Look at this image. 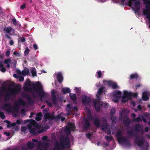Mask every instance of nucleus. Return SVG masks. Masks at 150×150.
Returning a JSON list of instances; mask_svg holds the SVG:
<instances>
[{
	"label": "nucleus",
	"instance_id": "nucleus-43",
	"mask_svg": "<svg viewBox=\"0 0 150 150\" xmlns=\"http://www.w3.org/2000/svg\"><path fill=\"white\" fill-rule=\"evenodd\" d=\"M30 50L28 47H26L25 50L24 52V54L25 56H26L29 53Z\"/></svg>",
	"mask_w": 150,
	"mask_h": 150
},
{
	"label": "nucleus",
	"instance_id": "nucleus-38",
	"mask_svg": "<svg viewBox=\"0 0 150 150\" xmlns=\"http://www.w3.org/2000/svg\"><path fill=\"white\" fill-rule=\"evenodd\" d=\"M103 87L100 88L97 92V94L98 95H100L103 92Z\"/></svg>",
	"mask_w": 150,
	"mask_h": 150
},
{
	"label": "nucleus",
	"instance_id": "nucleus-45",
	"mask_svg": "<svg viewBox=\"0 0 150 150\" xmlns=\"http://www.w3.org/2000/svg\"><path fill=\"white\" fill-rule=\"evenodd\" d=\"M0 117L2 119H4L5 118L6 116L3 112H0Z\"/></svg>",
	"mask_w": 150,
	"mask_h": 150
},
{
	"label": "nucleus",
	"instance_id": "nucleus-51",
	"mask_svg": "<svg viewBox=\"0 0 150 150\" xmlns=\"http://www.w3.org/2000/svg\"><path fill=\"white\" fill-rule=\"evenodd\" d=\"M65 131L69 133H70V129L69 127H67L65 129Z\"/></svg>",
	"mask_w": 150,
	"mask_h": 150
},
{
	"label": "nucleus",
	"instance_id": "nucleus-2",
	"mask_svg": "<svg viewBox=\"0 0 150 150\" xmlns=\"http://www.w3.org/2000/svg\"><path fill=\"white\" fill-rule=\"evenodd\" d=\"M27 121H31L30 123L31 125H28V128L30 130V132L31 134H32L34 135H35L42 132V131L40 130L37 131L36 129H39L40 127L39 124L34 120L30 119Z\"/></svg>",
	"mask_w": 150,
	"mask_h": 150
},
{
	"label": "nucleus",
	"instance_id": "nucleus-16",
	"mask_svg": "<svg viewBox=\"0 0 150 150\" xmlns=\"http://www.w3.org/2000/svg\"><path fill=\"white\" fill-rule=\"evenodd\" d=\"M93 124L97 127H99L100 125V122L99 118H96L93 120Z\"/></svg>",
	"mask_w": 150,
	"mask_h": 150
},
{
	"label": "nucleus",
	"instance_id": "nucleus-31",
	"mask_svg": "<svg viewBox=\"0 0 150 150\" xmlns=\"http://www.w3.org/2000/svg\"><path fill=\"white\" fill-rule=\"evenodd\" d=\"M138 76L137 74H133L131 75L129 78L130 79H137L138 78Z\"/></svg>",
	"mask_w": 150,
	"mask_h": 150
},
{
	"label": "nucleus",
	"instance_id": "nucleus-50",
	"mask_svg": "<svg viewBox=\"0 0 150 150\" xmlns=\"http://www.w3.org/2000/svg\"><path fill=\"white\" fill-rule=\"evenodd\" d=\"M134 121H136L137 122H139L140 121H142V120L141 117H138L137 118L134 119Z\"/></svg>",
	"mask_w": 150,
	"mask_h": 150
},
{
	"label": "nucleus",
	"instance_id": "nucleus-19",
	"mask_svg": "<svg viewBox=\"0 0 150 150\" xmlns=\"http://www.w3.org/2000/svg\"><path fill=\"white\" fill-rule=\"evenodd\" d=\"M57 79L58 82L60 83H61L63 80V78L62 73L61 72H59L57 74Z\"/></svg>",
	"mask_w": 150,
	"mask_h": 150
},
{
	"label": "nucleus",
	"instance_id": "nucleus-36",
	"mask_svg": "<svg viewBox=\"0 0 150 150\" xmlns=\"http://www.w3.org/2000/svg\"><path fill=\"white\" fill-rule=\"evenodd\" d=\"M29 72V70L28 69H27L26 70H23L22 72V74L23 76H25L26 75H28Z\"/></svg>",
	"mask_w": 150,
	"mask_h": 150
},
{
	"label": "nucleus",
	"instance_id": "nucleus-25",
	"mask_svg": "<svg viewBox=\"0 0 150 150\" xmlns=\"http://www.w3.org/2000/svg\"><path fill=\"white\" fill-rule=\"evenodd\" d=\"M6 90L5 86L2 87L0 88V97H2L4 95V91Z\"/></svg>",
	"mask_w": 150,
	"mask_h": 150
},
{
	"label": "nucleus",
	"instance_id": "nucleus-6",
	"mask_svg": "<svg viewBox=\"0 0 150 150\" xmlns=\"http://www.w3.org/2000/svg\"><path fill=\"white\" fill-rule=\"evenodd\" d=\"M118 142L119 143L122 144L124 143L125 144L128 146H131L130 142L129 141V140L127 139L126 137L123 136L118 140Z\"/></svg>",
	"mask_w": 150,
	"mask_h": 150
},
{
	"label": "nucleus",
	"instance_id": "nucleus-12",
	"mask_svg": "<svg viewBox=\"0 0 150 150\" xmlns=\"http://www.w3.org/2000/svg\"><path fill=\"white\" fill-rule=\"evenodd\" d=\"M146 9L144 10L143 11V13L144 15L146 16V17L149 19V21L150 23V7L149 8V6L148 5H146Z\"/></svg>",
	"mask_w": 150,
	"mask_h": 150
},
{
	"label": "nucleus",
	"instance_id": "nucleus-60",
	"mask_svg": "<svg viewBox=\"0 0 150 150\" xmlns=\"http://www.w3.org/2000/svg\"><path fill=\"white\" fill-rule=\"evenodd\" d=\"M24 80V78L22 76H20L19 78V81L21 82L23 81Z\"/></svg>",
	"mask_w": 150,
	"mask_h": 150
},
{
	"label": "nucleus",
	"instance_id": "nucleus-63",
	"mask_svg": "<svg viewBox=\"0 0 150 150\" xmlns=\"http://www.w3.org/2000/svg\"><path fill=\"white\" fill-rule=\"evenodd\" d=\"M102 121L105 123H107V120L105 117H103L102 119Z\"/></svg>",
	"mask_w": 150,
	"mask_h": 150
},
{
	"label": "nucleus",
	"instance_id": "nucleus-64",
	"mask_svg": "<svg viewBox=\"0 0 150 150\" xmlns=\"http://www.w3.org/2000/svg\"><path fill=\"white\" fill-rule=\"evenodd\" d=\"M1 71L2 72H4L6 71V70L5 68L3 66V67H1Z\"/></svg>",
	"mask_w": 150,
	"mask_h": 150
},
{
	"label": "nucleus",
	"instance_id": "nucleus-34",
	"mask_svg": "<svg viewBox=\"0 0 150 150\" xmlns=\"http://www.w3.org/2000/svg\"><path fill=\"white\" fill-rule=\"evenodd\" d=\"M110 119L112 120V124H113L116 123L117 118L116 117L112 116L111 117Z\"/></svg>",
	"mask_w": 150,
	"mask_h": 150
},
{
	"label": "nucleus",
	"instance_id": "nucleus-15",
	"mask_svg": "<svg viewBox=\"0 0 150 150\" xmlns=\"http://www.w3.org/2000/svg\"><path fill=\"white\" fill-rule=\"evenodd\" d=\"M51 96L52 103L56 105L57 103V99L55 95V93L54 91L52 92Z\"/></svg>",
	"mask_w": 150,
	"mask_h": 150
},
{
	"label": "nucleus",
	"instance_id": "nucleus-9",
	"mask_svg": "<svg viewBox=\"0 0 150 150\" xmlns=\"http://www.w3.org/2000/svg\"><path fill=\"white\" fill-rule=\"evenodd\" d=\"M134 142L137 144L138 146H141L143 147V145L144 144V141L142 139H140L139 136H136L135 137Z\"/></svg>",
	"mask_w": 150,
	"mask_h": 150
},
{
	"label": "nucleus",
	"instance_id": "nucleus-48",
	"mask_svg": "<svg viewBox=\"0 0 150 150\" xmlns=\"http://www.w3.org/2000/svg\"><path fill=\"white\" fill-rule=\"evenodd\" d=\"M27 129V128L25 127H22L21 128V131L22 132H25Z\"/></svg>",
	"mask_w": 150,
	"mask_h": 150
},
{
	"label": "nucleus",
	"instance_id": "nucleus-42",
	"mask_svg": "<svg viewBox=\"0 0 150 150\" xmlns=\"http://www.w3.org/2000/svg\"><path fill=\"white\" fill-rule=\"evenodd\" d=\"M61 117V113H60L59 114L57 115V116H54V115L53 116V118H54V120L55 119L58 120L60 119Z\"/></svg>",
	"mask_w": 150,
	"mask_h": 150
},
{
	"label": "nucleus",
	"instance_id": "nucleus-24",
	"mask_svg": "<svg viewBox=\"0 0 150 150\" xmlns=\"http://www.w3.org/2000/svg\"><path fill=\"white\" fill-rule=\"evenodd\" d=\"M94 106L96 111L99 112L100 110V104L97 102H95L94 103Z\"/></svg>",
	"mask_w": 150,
	"mask_h": 150
},
{
	"label": "nucleus",
	"instance_id": "nucleus-49",
	"mask_svg": "<svg viewBox=\"0 0 150 150\" xmlns=\"http://www.w3.org/2000/svg\"><path fill=\"white\" fill-rule=\"evenodd\" d=\"M21 150H28L26 146L25 145H21Z\"/></svg>",
	"mask_w": 150,
	"mask_h": 150
},
{
	"label": "nucleus",
	"instance_id": "nucleus-41",
	"mask_svg": "<svg viewBox=\"0 0 150 150\" xmlns=\"http://www.w3.org/2000/svg\"><path fill=\"white\" fill-rule=\"evenodd\" d=\"M127 133L129 135L130 137H133L134 135V132L132 130H131L130 131L128 130L127 131Z\"/></svg>",
	"mask_w": 150,
	"mask_h": 150
},
{
	"label": "nucleus",
	"instance_id": "nucleus-4",
	"mask_svg": "<svg viewBox=\"0 0 150 150\" xmlns=\"http://www.w3.org/2000/svg\"><path fill=\"white\" fill-rule=\"evenodd\" d=\"M20 91V89L16 88L12 89L9 92H7L5 96V100L8 101L12 95H15Z\"/></svg>",
	"mask_w": 150,
	"mask_h": 150
},
{
	"label": "nucleus",
	"instance_id": "nucleus-7",
	"mask_svg": "<svg viewBox=\"0 0 150 150\" xmlns=\"http://www.w3.org/2000/svg\"><path fill=\"white\" fill-rule=\"evenodd\" d=\"M122 92L119 91H115L113 93V99L115 103H117L119 101V99L121 97Z\"/></svg>",
	"mask_w": 150,
	"mask_h": 150
},
{
	"label": "nucleus",
	"instance_id": "nucleus-39",
	"mask_svg": "<svg viewBox=\"0 0 150 150\" xmlns=\"http://www.w3.org/2000/svg\"><path fill=\"white\" fill-rule=\"evenodd\" d=\"M72 108V107L71 106V105L70 104H68L67 106L66 111L67 112H70Z\"/></svg>",
	"mask_w": 150,
	"mask_h": 150
},
{
	"label": "nucleus",
	"instance_id": "nucleus-20",
	"mask_svg": "<svg viewBox=\"0 0 150 150\" xmlns=\"http://www.w3.org/2000/svg\"><path fill=\"white\" fill-rule=\"evenodd\" d=\"M5 121L7 123V127L8 128L14 127L16 125V122L11 123L10 121L8 120H6Z\"/></svg>",
	"mask_w": 150,
	"mask_h": 150
},
{
	"label": "nucleus",
	"instance_id": "nucleus-37",
	"mask_svg": "<svg viewBox=\"0 0 150 150\" xmlns=\"http://www.w3.org/2000/svg\"><path fill=\"white\" fill-rule=\"evenodd\" d=\"M105 139L107 141L109 142L110 141H112L113 139V138L112 136H106L105 137Z\"/></svg>",
	"mask_w": 150,
	"mask_h": 150
},
{
	"label": "nucleus",
	"instance_id": "nucleus-56",
	"mask_svg": "<svg viewBox=\"0 0 150 150\" xmlns=\"http://www.w3.org/2000/svg\"><path fill=\"white\" fill-rule=\"evenodd\" d=\"M10 50L9 49V50H8L6 52V55L7 57H8L10 55Z\"/></svg>",
	"mask_w": 150,
	"mask_h": 150
},
{
	"label": "nucleus",
	"instance_id": "nucleus-28",
	"mask_svg": "<svg viewBox=\"0 0 150 150\" xmlns=\"http://www.w3.org/2000/svg\"><path fill=\"white\" fill-rule=\"evenodd\" d=\"M142 98L143 100L144 101H146L149 99L147 93L146 92H144L143 93L142 96Z\"/></svg>",
	"mask_w": 150,
	"mask_h": 150
},
{
	"label": "nucleus",
	"instance_id": "nucleus-11",
	"mask_svg": "<svg viewBox=\"0 0 150 150\" xmlns=\"http://www.w3.org/2000/svg\"><path fill=\"white\" fill-rule=\"evenodd\" d=\"M133 95V93L128 92L127 91H125L123 92V94L122 97V99H125L126 98L131 99Z\"/></svg>",
	"mask_w": 150,
	"mask_h": 150
},
{
	"label": "nucleus",
	"instance_id": "nucleus-26",
	"mask_svg": "<svg viewBox=\"0 0 150 150\" xmlns=\"http://www.w3.org/2000/svg\"><path fill=\"white\" fill-rule=\"evenodd\" d=\"M69 96L71 99L73 101L77 100L76 96L75 94L73 93H70Z\"/></svg>",
	"mask_w": 150,
	"mask_h": 150
},
{
	"label": "nucleus",
	"instance_id": "nucleus-55",
	"mask_svg": "<svg viewBox=\"0 0 150 150\" xmlns=\"http://www.w3.org/2000/svg\"><path fill=\"white\" fill-rule=\"evenodd\" d=\"M48 137L47 136H44L42 138V139L43 141H47Z\"/></svg>",
	"mask_w": 150,
	"mask_h": 150
},
{
	"label": "nucleus",
	"instance_id": "nucleus-53",
	"mask_svg": "<svg viewBox=\"0 0 150 150\" xmlns=\"http://www.w3.org/2000/svg\"><path fill=\"white\" fill-rule=\"evenodd\" d=\"M91 134L89 133H88L86 134V136L87 138L89 139H91Z\"/></svg>",
	"mask_w": 150,
	"mask_h": 150
},
{
	"label": "nucleus",
	"instance_id": "nucleus-27",
	"mask_svg": "<svg viewBox=\"0 0 150 150\" xmlns=\"http://www.w3.org/2000/svg\"><path fill=\"white\" fill-rule=\"evenodd\" d=\"M27 146L28 149H32L34 146V144L31 142H29L27 143Z\"/></svg>",
	"mask_w": 150,
	"mask_h": 150
},
{
	"label": "nucleus",
	"instance_id": "nucleus-61",
	"mask_svg": "<svg viewBox=\"0 0 150 150\" xmlns=\"http://www.w3.org/2000/svg\"><path fill=\"white\" fill-rule=\"evenodd\" d=\"M34 48L35 50H36L38 49V47L37 45L34 44L33 45Z\"/></svg>",
	"mask_w": 150,
	"mask_h": 150
},
{
	"label": "nucleus",
	"instance_id": "nucleus-46",
	"mask_svg": "<svg viewBox=\"0 0 150 150\" xmlns=\"http://www.w3.org/2000/svg\"><path fill=\"white\" fill-rule=\"evenodd\" d=\"M144 1V4H147V5L148 6H149V5H150V0H143Z\"/></svg>",
	"mask_w": 150,
	"mask_h": 150
},
{
	"label": "nucleus",
	"instance_id": "nucleus-59",
	"mask_svg": "<svg viewBox=\"0 0 150 150\" xmlns=\"http://www.w3.org/2000/svg\"><path fill=\"white\" fill-rule=\"evenodd\" d=\"M16 72L18 75H20L22 74L21 71L19 69L17 70Z\"/></svg>",
	"mask_w": 150,
	"mask_h": 150
},
{
	"label": "nucleus",
	"instance_id": "nucleus-54",
	"mask_svg": "<svg viewBox=\"0 0 150 150\" xmlns=\"http://www.w3.org/2000/svg\"><path fill=\"white\" fill-rule=\"evenodd\" d=\"M32 75L33 76H36V72L34 70H32L31 71Z\"/></svg>",
	"mask_w": 150,
	"mask_h": 150
},
{
	"label": "nucleus",
	"instance_id": "nucleus-23",
	"mask_svg": "<svg viewBox=\"0 0 150 150\" xmlns=\"http://www.w3.org/2000/svg\"><path fill=\"white\" fill-rule=\"evenodd\" d=\"M12 30V28L10 26L4 28L3 29V30L4 32H6L7 33H10L11 32Z\"/></svg>",
	"mask_w": 150,
	"mask_h": 150
},
{
	"label": "nucleus",
	"instance_id": "nucleus-13",
	"mask_svg": "<svg viewBox=\"0 0 150 150\" xmlns=\"http://www.w3.org/2000/svg\"><path fill=\"white\" fill-rule=\"evenodd\" d=\"M124 125L126 127L128 126L130 124L131 121L129 118L127 116H124L123 117Z\"/></svg>",
	"mask_w": 150,
	"mask_h": 150
},
{
	"label": "nucleus",
	"instance_id": "nucleus-33",
	"mask_svg": "<svg viewBox=\"0 0 150 150\" xmlns=\"http://www.w3.org/2000/svg\"><path fill=\"white\" fill-rule=\"evenodd\" d=\"M87 118H88L89 121H91L93 120V116L90 111L87 114Z\"/></svg>",
	"mask_w": 150,
	"mask_h": 150
},
{
	"label": "nucleus",
	"instance_id": "nucleus-22",
	"mask_svg": "<svg viewBox=\"0 0 150 150\" xmlns=\"http://www.w3.org/2000/svg\"><path fill=\"white\" fill-rule=\"evenodd\" d=\"M53 115H51L49 113H46L45 115V117L48 120H54Z\"/></svg>",
	"mask_w": 150,
	"mask_h": 150
},
{
	"label": "nucleus",
	"instance_id": "nucleus-21",
	"mask_svg": "<svg viewBox=\"0 0 150 150\" xmlns=\"http://www.w3.org/2000/svg\"><path fill=\"white\" fill-rule=\"evenodd\" d=\"M135 130L136 131H140L142 129V127L140 124H137L134 127Z\"/></svg>",
	"mask_w": 150,
	"mask_h": 150
},
{
	"label": "nucleus",
	"instance_id": "nucleus-58",
	"mask_svg": "<svg viewBox=\"0 0 150 150\" xmlns=\"http://www.w3.org/2000/svg\"><path fill=\"white\" fill-rule=\"evenodd\" d=\"M13 54L16 56H19L20 55V54L18 52H14Z\"/></svg>",
	"mask_w": 150,
	"mask_h": 150
},
{
	"label": "nucleus",
	"instance_id": "nucleus-30",
	"mask_svg": "<svg viewBox=\"0 0 150 150\" xmlns=\"http://www.w3.org/2000/svg\"><path fill=\"white\" fill-rule=\"evenodd\" d=\"M62 91L63 93L65 94L71 92L70 89L69 88H64L62 89Z\"/></svg>",
	"mask_w": 150,
	"mask_h": 150
},
{
	"label": "nucleus",
	"instance_id": "nucleus-47",
	"mask_svg": "<svg viewBox=\"0 0 150 150\" xmlns=\"http://www.w3.org/2000/svg\"><path fill=\"white\" fill-rule=\"evenodd\" d=\"M11 62V60L10 59H6L4 61V63L5 64H8L10 63Z\"/></svg>",
	"mask_w": 150,
	"mask_h": 150
},
{
	"label": "nucleus",
	"instance_id": "nucleus-5",
	"mask_svg": "<svg viewBox=\"0 0 150 150\" xmlns=\"http://www.w3.org/2000/svg\"><path fill=\"white\" fill-rule=\"evenodd\" d=\"M31 86V81L29 79H26L24 84V89L25 91L32 92V88L31 87H29Z\"/></svg>",
	"mask_w": 150,
	"mask_h": 150
},
{
	"label": "nucleus",
	"instance_id": "nucleus-3",
	"mask_svg": "<svg viewBox=\"0 0 150 150\" xmlns=\"http://www.w3.org/2000/svg\"><path fill=\"white\" fill-rule=\"evenodd\" d=\"M33 89L38 93L41 98H46L48 96V93L43 91L42 85L39 81H37L35 84L33 85Z\"/></svg>",
	"mask_w": 150,
	"mask_h": 150
},
{
	"label": "nucleus",
	"instance_id": "nucleus-32",
	"mask_svg": "<svg viewBox=\"0 0 150 150\" xmlns=\"http://www.w3.org/2000/svg\"><path fill=\"white\" fill-rule=\"evenodd\" d=\"M122 134V132L120 130H118L116 132V135L117 138L118 140L121 137Z\"/></svg>",
	"mask_w": 150,
	"mask_h": 150
},
{
	"label": "nucleus",
	"instance_id": "nucleus-10",
	"mask_svg": "<svg viewBox=\"0 0 150 150\" xmlns=\"http://www.w3.org/2000/svg\"><path fill=\"white\" fill-rule=\"evenodd\" d=\"M83 129L85 130H87L89 129L91 126L90 121L87 117H85L83 120Z\"/></svg>",
	"mask_w": 150,
	"mask_h": 150
},
{
	"label": "nucleus",
	"instance_id": "nucleus-29",
	"mask_svg": "<svg viewBox=\"0 0 150 150\" xmlns=\"http://www.w3.org/2000/svg\"><path fill=\"white\" fill-rule=\"evenodd\" d=\"M42 113L41 112H39L37 114L36 117L35 118V119L37 121H40L42 117Z\"/></svg>",
	"mask_w": 150,
	"mask_h": 150
},
{
	"label": "nucleus",
	"instance_id": "nucleus-40",
	"mask_svg": "<svg viewBox=\"0 0 150 150\" xmlns=\"http://www.w3.org/2000/svg\"><path fill=\"white\" fill-rule=\"evenodd\" d=\"M108 123H105V124L101 126L102 127V129L105 130L107 129Z\"/></svg>",
	"mask_w": 150,
	"mask_h": 150
},
{
	"label": "nucleus",
	"instance_id": "nucleus-17",
	"mask_svg": "<svg viewBox=\"0 0 150 150\" xmlns=\"http://www.w3.org/2000/svg\"><path fill=\"white\" fill-rule=\"evenodd\" d=\"M24 97L27 99L30 104L32 105L34 104V102L33 100L29 95L27 94H25Z\"/></svg>",
	"mask_w": 150,
	"mask_h": 150
},
{
	"label": "nucleus",
	"instance_id": "nucleus-14",
	"mask_svg": "<svg viewBox=\"0 0 150 150\" xmlns=\"http://www.w3.org/2000/svg\"><path fill=\"white\" fill-rule=\"evenodd\" d=\"M136 0H132V1L134 2L135 9H134L135 11V13H137L138 11L140 9V3L139 1H136Z\"/></svg>",
	"mask_w": 150,
	"mask_h": 150
},
{
	"label": "nucleus",
	"instance_id": "nucleus-44",
	"mask_svg": "<svg viewBox=\"0 0 150 150\" xmlns=\"http://www.w3.org/2000/svg\"><path fill=\"white\" fill-rule=\"evenodd\" d=\"M116 112L115 109V108H112L110 114L111 116H113V115Z\"/></svg>",
	"mask_w": 150,
	"mask_h": 150
},
{
	"label": "nucleus",
	"instance_id": "nucleus-18",
	"mask_svg": "<svg viewBox=\"0 0 150 150\" xmlns=\"http://www.w3.org/2000/svg\"><path fill=\"white\" fill-rule=\"evenodd\" d=\"M108 84L111 86L112 88L113 89H116L118 88V86L117 83L113 82L111 81H109L108 82Z\"/></svg>",
	"mask_w": 150,
	"mask_h": 150
},
{
	"label": "nucleus",
	"instance_id": "nucleus-57",
	"mask_svg": "<svg viewBox=\"0 0 150 150\" xmlns=\"http://www.w3.org/2000/svg\"><path fill=\"white\" fill-rule=\"evenodd\" d=\"M98 76V78H100L101 77L102 75V72L101 71H99L97 72Z\"/></svg>",
	"mask_w": 150,
	"mask_h": 150
},
{
	"label": "nucleus",
	"instance_id": "nucleus-1",
	"mask_svg": "<svg viewBox=\"0 0 150 150\" xmlns=\"http://www.w3.org/2000/svg\"><path fill=\"white\" fill-rule=\"evenodd\" d=\"M16 106L13 107L12 106L10 103H5L2 106V109L5 111L11 112L12 110L13 109L14 111H13V113L16 114L18 112L19 109L18 106L19 105H24L25 103L23 100L21 99H19L18 100V102L16 103Z\"/></svg>",
	"mask_w": 150,
	"mask_h": 150
},
{
	"label": "nucleus",
	"instance_id": "nucleus-35",
	"mask_svg": "<svg viewBox=\"0 0 150 150\" xmlns=\"http://www.w3.org/2000/svg\"><path fill=\"white\" fill-rule=\"evenodd\" d=\"M68 125L70 128H71V129H74L75 128V126L74 124L72 123H69Z\"/></svg>",
	"mask_w": 150,
	"mask_h": 150
},
{
	"label": "nucleus",
	"instance_id": "nucleus-62",
	"mask_svg": "<svg viewBox=\"0 0 150 150\" xmlns=\"http://www.w3.org/2000/svg\"><path fill=\"white\" fill-rule=\"evenodd\" d=\"M47 105L50 107H52V103L50 102H49L48 101L47 102Z\"/></svg>",
	"mask_w": 150,
	"mask_h": 150
},
{
	"label": "nucleus",
	"instance_id": "nucleus-52",
	"mask_svg": "<svg viewBox=\"0 0 150 150\" xmlns=\"http://www.w3.org/2000/svg\"><path fill=\"white\" fill-rule=\"evenodd\" d=\"M12 22L13 23L14 25H16L17 24V21L15 18H13L12 19Z\"/></svg>",
	"mask_w": 150,
	"mask_h": 150
},
{
	"label": "nucleus",
	"instance_id": "nucleus-8",
	"mask_svg": "<svg viewBox=\"0 0 150 150\" xmlns=\"http://www.w3.org/2000/svg\"><path fill=\"white\" fill-rule=\"evenodd\" d=\"M82 101L83 105H87L91 102V99L89 97L86 95H83L82 96Z\"/></svg>",
	"mask_w": 150,
	"mask_h": 150
}]
</instances>
